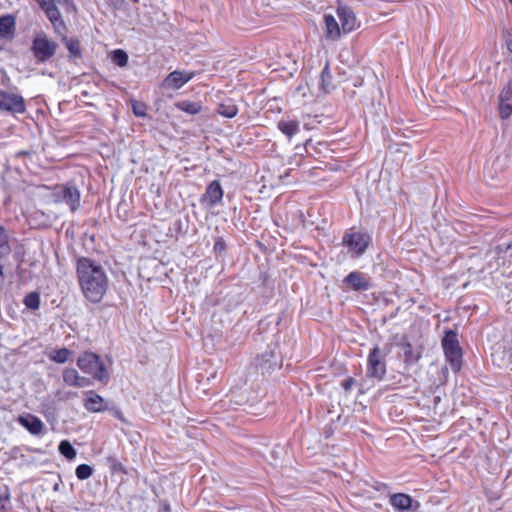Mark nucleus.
Wrapping results in <instances>:
<instances>
[{
    "label": "nucleus",
    "instance_id": "obj_1",
    "mask_svg": "<svg viewBox=\"0 0 512 512\" xmlns=\"http://www.w3.org/2000/svg\"><path fill=\"white\" fill-rule=\"evenodd\" d=\"M81 290L90 302H99L108 287V278L103 267L89 258H80L76 266Z\"/></svg>",
    "mask_w": 512,
    "mask_h": 512
},
{
    "label": "nucleus",
    "instance_id": "obj_2",
    "mask_svg": "<svg viewBox=\"0 0 512 512\" xmlns=\"http://www.w3.org/2000/svg\"><path fill=\"white\" fill-rule=\"evenodd\" d=\"M79 369L100 382H107L109 374L99 355L92 352H84L77 359Z\"/></svg>",
    "mask_w": 512,
    "mask_h": 512
},
{
    "label": "nucleus",
    "instance_id": "obj_3",
    "mask_svg": "<svg viewBox=\"0 0 512 512\" xmlns=\"http://www.w3.org/2000/svg\"><path fill=\"white\" fill-rule=\"evenodd\" d=\"M388 351L379 346L372 348L367 357L366 375L369 378L381 381L386 375V356Z\"/></svg>",
    "mask_w": 512,
    "mask_h": 512
},
{
    "label": "nucleus",
    "instance_id": "obj_4",
    "mask_svg": "<svg viewBox=\"0 0 512 512\" xmlns=\"http://www.w3.org/2000/svg\"><path fill=\"white\" fill-rule=\"evenodd\" d=\"M442 347L451 369L454 372H458L462 364V351L459 346L457 334L451 330L447 331L442 339Z\"/></svg>",
    "mask_w": 512,
    "mask_h": 512
},
{
    "label": "nucleus",
    "instance_id": "obj_5",
    "mask_svg": "<svg viewBox=\"0 0 512 512\" xmlns=\"http://www.w3.org/2000/svg\"><path fill=\"white\" fill-rule=\"evenodd\" d=\"M57 43L50 40L44 33L35 36L31 50L37 62L44 63L53 57L57 50Z\"/></svg>",
    "mask_w": 512,
    "mask_h": 512
},
{
    "label": "nucleus",
    "instance_id": "obj_6",
    "mask_svg": "<svg viewBox=\"0 0 512 512\" xmlns=\"http://www.w3.org/2000/svg\"><path fill=\"white\" fill-rule=\"evenodd\" d=\"M41 9L45 12L47 18L50 20L54 30L58 34H62L65 31V23L61 16L57 5H64L69 0H35Z\"/></svg>",
    "mask_w": 512,
    "mask_h": 512
},
{
    "label": "nucleus",
    "instance_id": "obj_7",
    "mask_svg": "<svg viewBox=\"0 0 512 512\" xmlns=\"http://www.w3.org/2000/svg\"><path fill=\"white\" fill-rule=\"evenodd\" d=\"M81 193L74 185L59 186L52 194V199L55 203H65L69 206L72 212H75L80 207Z\"/></svg>",
    "mask_w": 512,
    "mask_h": 512
},
{
    "label": "nucleus",
    "instance_id": "obj_8",
    "mask_svg": "<svg viewBox=\"0 0 512 512\" xmlns=\"http://www.w3.org/2000/svg\"><path fill=\"white\" fill-rule=\"evenodd\" d=\"M342 242L352 257H359L366 251L371 237L365 232H350L344 235Z\"/></svg>",
    "mask_w": 512,
    "mask_h": 512
},
{
    "label": "nucleus",
    "instance_id": "obj_9",
    "mask_svg": "<svg viewBox=\"0 0 512 512\" xmlns=\"http://www.w3.org/2000/svg\"><path fill=\"white\" fill-rule=\"evenodd\" d=\"M0 111L11 115L23 114L26 112L25 100L18 93L6 92L0 89Z\"/></svg>",
    "mask_w": 512,
    "mask_h": 512
},
{
    "label": "nucleus",
    "instance_id": "obj_10",
    "mask_svg": "<svg viewBox=\"0 0 512 512\" xmlns=\"http://www.w3.org/2000/svg\"><path fill=\"white\" fill-rule=\"evenodd\" d=\"M194 76L195 73L192 71L175 70L165 77L162 85L164 88L177 90L182 88L186 83L194 78Z\"/></svg>",
    "mask_w": 512,
    "mask_h": 512
},
{
    "label": "nucleus",
    "instance_id": "obj_11",
    "mask_svg": "<svg viewBox=\"0 0 512 512\" xmlns=\"http://www.w3.org/2000/svg\"><path fill=\"white\" fill-rule=\"evenodd\" d=\"M336 12L342 32L345 34L352 32L357 26V18L353 10L346 5L339 4Z\"/></svg>",
    "mask_w": 512,
    "mask_h": 512
},
{
    "label": "nucleus",
    "instance_id": "obj_12",
    "mask_svg": "<svg viewBox=\"0 0 512 512\" xmlns=\"http://www.w3.org/2000/svg\"><path fill=\"white\" fill-rule=\"evenodd\" d=\"M84 408L92 413L102 412L108 409L107 401L93 390L84 392Z\"/></svg>",
    "mask_w": 512,
    "mask_h": 512
},
{
    "label": "nucleus",
    "instance_id": "obj_13",
    "mask_svg": "<svg viewBox=\"0 0 512 512\" xmlns=\"http://www.w3.org/2000/svg\"><path fill=\"white\" fill-rule=\"evenodd\" d=\"M223 198V189L219 181H212L206 188L202 197V203L207 207L213 208L221 202Z\"/></svg>",
    "mask_w": 512,
    "mask_h": 512
},
{
    "label": "nucleus",
    "instance_id": "obj_14",
    "mask_svg": "<svg viewBox=\"0 0 512 512\" xmlns=\"http://www.w3.org/2000/svg\"><path fill=\"white\" fill-rule=\"evenodd\" d=\"M344 282L356 291H366L371 287L369 278L359 271L349 273L345 277Z\"/></svg>",
    "mask_w": 512,
    "mask_h": 512
},
{
    "label": "nucleus",
    "instance_id": "obj_15",
    "mask_svg": "<svg viewBox=\"0 0 512 512\" xmlns=\"http://www.w3.org/2000/svg\"><path fill=\"white\" fill-rule=\"evenodd\" d=\"M499 112L503 119L508 118L512 114V87L506 86L499 96Z\"/></svg>",
    "mask_w": 512,
    "mask_h": 512
},
{
    "label": "nucleus",
    "instance_id": "obj_16",
    "mask_svg": "<svg viewBox=\"0 0 512 512\" xmlns=\"http://www.w3.org/2000/svg\"><path fill=\"white\" fill-rule=\"evenodd\" d=\"M18 422L33 435H39L44 428L41 419L31 414L20 416Z\"/></svg>",
    "mask_w": 512,
    "mask_h": 512
},
{
    "label": "nucleus",
    "instance_id": "obj_17",
    "mask_svg": "<svg viewBox=\"0 0 512 512\" xmlns=\"http://www.w3.org/2000/svg\"><path fill=\"white\" fill-rule=\"evenodd\" d=\"M15 31V18L12 15L0 17V39H11Z\"/></svg>",
    "mask_w": 512,
    "mask_h": 512
},
{
    "label": "nucleus",
    "instance_id": "obj_18",
    "mask_svg": "<svg viewBox=\"0 0 512 512\" xmlns=\"http://www.w3.org/2000/svg\"><path fill=\"white\" fill-rule=\"evenodd\" d=\"M324 23L326 27V36L327 38L335 41L338 40L341 36V27L339 26L337 20L333 15H325Z\"/></svg>",
    "mask_w": 512,
    "mask_h": 512
},
{
    "label": "nucleus",
    "instance_id": "obj_19",
    "mask_svg": "<svg viewBox=\"0 0 512 512\" xmlns=\"http://www.w3.org/2000/svg\"><path fill=\"white\" fill-rule=\"evenodd\" d=\"M390 504L399 511H407L411 508L412 498L403 493H397L390 497Z\"/></svg>",
    "mask_w": 512,
    "mask_h": 512
},
{
    "label": "nucleus",
    "instance_id": "obj_20",
    "mask_svg": "<svg viewBox=\"0 0 512 512\" xmlns=\"http://www.w3.org/2000/svg\"><path fill=\"white\" fill-rule=\"evenodd\" d=\"M277 127L289 140L300 131V123L295 120H281Z\"/></svg>",
    "mask_w": 512,
    "mask_h": 512
},
{
    "label": "nucleus",
    "instance_id": "obj_21",
    "mask_svg": "<svg viewBox=\"0 0 512 512\" xmlns=\"http://www.w3.org/2000/svg\"><path fill=\"white\" fill-rule=\"evenodd\" d=\"M217 112L226 118H233L238 113V108L232 99H225L222 101L217 108Z\"/></svg>",
    "mask_w": 512,
    "mask_h": 512
},
{
    "label": "nucleus",
    "instance_id": "obj_22",
    "mask_svg": "<svg viewBox=\"0 0 512 512\" xmlns=\"http://www.w3.org/2000/svg\"><path fill=\"white\" fill-rule=\"evenodd\" d=\"M176 108L190 115H196L201 112L202 105L199 102L188 100L179 101L175 104Z\"/></svg>",
    "mask_w": 512,
    "mask_h": 512
},
{
    "label": "nucleus",
    "instance_id": "obj_23",
    "mask_svg": "<svg viewBox=\"0 0 512 512\" xmlns=\"http://www.w3.org/2000/svg\"><path fill=\"white\" fill-rule=\"evenodd\" d=\"M11 252L8 232L3 226H0V255L8 258Z\"/></svg>",
    "mask_w": 512,
    "mask_h": 512
},
{
    "label": "nucleus",
    "instance_id": "obj_24",
    "mask_svg": "<svg viewBox=\"0 0 512 512\" xmlns=\"http://www.w3.org/2000/svg\"><path fill=\"white\" fill-rule=\"evenodd\" d=\"M71 355V350L67 348H61L51 351L49 354V359L55 363L63 364L69 360Z\"/></svg>",
    "mask_w": 512,
    "mask_h": 512
},
{
    "label": "nucleus",
    "instance_id": "obj_25",
    "mask_svg": "<svg viewBox=\"0 0 512 512\" xmlns=\"http://www.w3.org/2000/svg\"><path fill=\"white\" fill-rule=\"evenodd\" d=\"M62 377H63V381L65 382V384H67L69 386H73V387L76 385H79L78 381L81 380V376L79 375L77 370H75L73 368L65 369L63 371Z\"/></svg>",
    "mask_w": 512,
    "mask_h": 512
},
{
    "label": "nucleus",
    "instance_id": "obj_26",
    "mask_svg": "<svg viewBox=\"0 0 512 512\" xmlns=\"http://www.w3.org/2000/svg\"><path fill=\"white\" fill-rule=\"evenodd\" d=\"M59 452L64 457H66L69 460H72V459H74L76 457V450H75V448L67 440H63V441L60 442V444H59Z\"/></svg>",
    "mask_w": 512,
    "mask_h": 512
},
{
    "label": "nucleus",
    "instance_id": "obj_27",
    "mask_svg": "<svg viewBox=\"0 0 512 512\" xmlns=\"http://www.w3.org/2000/svg\"><path fill=\"white\" fill-rule=\"evenodd\" d=\"M65 46L73 57L81 56L80 42L74 38H65Z\"/></svg>",
    "mask_w": 512,
    "mask_h": 512
},
{
    "label": "nucleus",
    "instance_id": "obj_28",
    "mask_svg": "<svg viewBox=\"0 0 512 512\" xmlns=\"http://www.w3.org/2000/svg\"><path fill=\"white\" fill-rule=\"evenodd\" d=\"M24 304L27 308L36 310L40 306V296L37 292H30L24 298Z\"/></svg>",
    "mask_w": 512,
    "mask_h": 512
},
{
    "label": "nucleus",
    "instance_id": "obj_29",
    "mask_svg": "<svg viewBox=\"0 0 512 512\" xmlns=\"http://www.w3.org/2000/svg\"><path fill=\"white\" fill-rule=\"evenodd\" d=\"M112 61L119 67H124L128 63V54L121 49H116L112 53Z\"/></svg>",
    "mask_w": 512,
    "mask_h": 512
},
{
    "label": "nucleus",
    "instance_id": "obj_30",
    "mask_svg": "<svg viewBox=\"0 0 512 512\" xmlns=\"http://www.w3.org/2000/svg\"><path fill=\"white\" fill-rule=\"evenodd\" d=\"M93 474V468L87 464H81L77 466L75 475L79 480H86Z\"/></svg>",
    "mask_w": 512,
    "mask_h": 512
},
{
    "label": "nucleus",
    "instance_id": "obj_31",
    "mask_svg": "<svg viewBox=\"0 0 512 512\" xmlns=\"http://www.w3.org/2000/svg\"><path fill=\"white\" fill-rule=\"evenodd\" d=\"M331 73L329 70L328 65L324 67V69L321 72V87L324 90V92H329L332 85H331Z\"/></svg>",
    "mask_w": 512,
    "mask_h": 512
},
{
    "label": "nucleus",
    "instance_id": "obj_32",
    "mask_svg": "<svg viewBox=\"0 0 512 512\" xmlns=\"http://www.w3.org/2000/svg\"><path fill=\"white\" fill-rule=\"evenodd\" d=\"M10 506V493L7 487L0 489V512H7Z\"/></svg>",
    "mask_w": 512,
    "mask_h": 512
},
{
    "label": "nucleus",
    "instance_id": "obj_33",
    "mask_svg": "<svg viewBox=\"0 0 512 512\" xmlns=\"http://www.w3.org/2000/svg\"><path fill=\"white\" fill-rule=\"evenodd\" d=\"M133 112L138 117H144L146 116V107L143 104L140 103H134L132 105Z\"/></svg>",
    "mask_w": 512,
    "mask_h": 512
},
{
    "label": "nucleus",
    "instance_id": "obj_34",
    "mask_svg": "<svg viewBox=\"0 0 512 512\" xmlns=\"http://www.w3.org/2000/svg\"><path fill=\"white\" fill-rule=\"evenodd\" d=\"M75 394L71 391H57L56 392V396L58 397L59 400H67L69 399L70 397L74 396Z\"/></svg>",
    "mask_w": 512,
    "mask_h": 512
},
{
    "label": "nucleus",
    "instance_id": "obj_35",
    "mask_svg": "<svg viewBox=\"0 0 512 512\" xmlns=\"http://www.w3.org/2000/svg\"><path fill=\"white\" fill-rule=\"evenodd\" d=\"M8 258L5 257V256H1L0 255V286L3 284L4 282V262L7 260Z\"/></svg>",
    "mask_w": 512,
    "mask_h": 512
},
{
    "label": "nucleus",
    "instance_id": "obj_36",
    "mask_svg": "<svg viewBox=\"0 0 512 512\" xmlns=\"http://www.w3.org/2000/svg\"><path fill=\"white\" fill-rule=\"evenodd\" d=\"M112 415L119 419L123 423H127V420L125 419L123 413L119 409H112L111 410Z\"/></svg>",
    "mask_w": 512,
    "mask_h": 512
},
{
    "label": "nucleus",
    "instance_id": "obj_37",
    "mask_svg": "<svg viewBox=\"0 0 512 512\" xmlns=\"http://www.w3.org/2000/svg\"><path fill=\"white\" fill-rule=\"evenodd\" d=\"M353 384H354V380L352 378H348L342 382V387L345 391H349L351 389V387L353 386Z\"/></svg>",
    "mask_w": 512,
    "mask_h": 512
},
{
    "label": "nucleus",
    "instance_id": "obj_38",
    "mask_svg": "<svg viewBox=\"0 0 512 512\" xmlns=\"http://www.w3.org/2000/svg\"><path fill=\"white\" fill-rule=\"evenodd\" d=\"M512 249V244L511 243H508V244H505V245H499L497 247V253L498 254H501V253H506L508 252V250Z\"/></svg>",
    "mask_w": 512,
    "mask_h": 512
},
{
    "label": "nucleus",
    "instance_id": "obj_39",
    "mask_svg": "<svg viewBox=\"0 0 512 512\" xmlns=\"http://www.w3.org/2000/svg\"><path fill=\"white\" fill-rule=\"evenodd\" d=\"M225 249V245L223 241H216L214 244L215 251H223Z\"/></svg>",
    "mask_w": 512,
    "mask_h": 512
},
{
    "label": "nucleus",
    "instance_id": "obj_40",
    "mask_svg": "<svg viewBox=\"0 0 512 512\" xmlns=\"http://www.w3.org/2000/svg\"><path fill=\"white\" fill-rule=\"evenodd\" d=\"M78 383L79 385H76L75 387H85L90 384V381L87 378L81 376V380L78 381Z\"/></svg>",
    "mask_w": 512,
    "mask_h": 512
},
{
    "label": "nucleus",
    "instance_id": "obj_41",
    "mask_svg": "<svg viewBox=\"0 0 512 512\" xmlns=\"http://www.w3.org/2000/svg\"><path fill=\"white\" fill-rule=\"evenodd\" d=\"M506 44L507 49L509 50L510 53H512V39H509Z\"/></svg>",
    "mask_w": 512,
    "mask_h": 512
}]
</instances>
